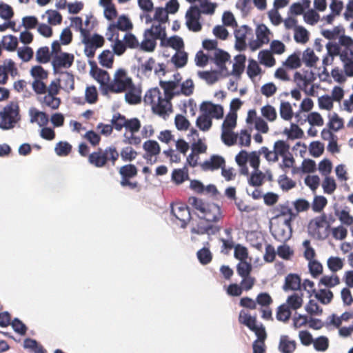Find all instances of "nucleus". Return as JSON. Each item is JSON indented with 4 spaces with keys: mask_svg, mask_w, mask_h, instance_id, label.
<instances>
[{
    "mask_svg": "<svg viewBox=\"0 0 353 353\" xmlns=\"http://www.w3.org/2000/svg\"><path fill=\"white\" fill-rule=\"evenodd\" d=\"M188 203L198 212L199 217L208 223H218L223 218L221 207L213 202H207L196 196H190L188 199Z\"/></svg>",
    "mask_w": 353,
    "mask_h": 353,
    "instance_id": "nucleus-1",
    "label": "nucleus"
},
{
    "mask_svg": "<svg viewBox=\"0 0 353 353\" xmlns=\"http://www.w3.org/2000/svg\"><path fill=\"white\" fill-rule=\"evenodd\" d=\"M119 157V152L114 145L101 148L88 155V162L96 168L114 166Z\"/></svg>",
    "mask_w": 353,
    "mask_h": 353,
    "instance_id": "nucleus-2",
    "label": "nucleus"
},
{
    "mask_svg": "<svg viewBox=\"0 0 353 353\" xmlns=\"http://www.w3.org/2000/svg\"><path fill=\"white\" fill-rule=\"evenodd\" d=\"M144 102L151 105L152 112L161 117L168 114V111H172V103L162 94L158 88L150 89L146 92L144 96Z\"/></svg>",
    "mask_w": 353,
    "mask_h": 353,
    "instance_id": "nucleus-3",
    "label": "nucleus"
},
{
    "mask_svg": "<svg viewBox=\"0 0 353 353\" xmlns=\"http://www.w3.org/2000/svg\"><path fill=\"white\" fill-rule=\"evenodd\" d=\"M17 102L10 101L0 111V128L8 130L14 128L21 120Z\"/></svg>",
    "mask_w": 353,
    "mask_h": 353,
    "instance_id": "nucleus-4",
    "label": "nucleus"
},
{
    "mask_svg": "<svg viewBox=\"0 0 353 353\" xmlns=\"http://www.w3.org/2000/svg\"><path fill=\"white\" fill-rule=\"evenodd\" d=\"M330 225L327 221V216L323 214L310 221L308 225L310 234L317 240H324L329 236Z\"/></svg>",
    "mask_w": 353,
    "mask_h": 353,
    "instance_id": "nucleus-5",
    "label": "nucleus"
},
{
    "mask_svg": "<svg viewBox=\"0 0 353 353\" xmlns=\"http://www.w3.org/2000/svg\"><path fill=\"white\" fill-rule=\"evenodd\" d=\"M132 83L126 70L119 68L115 72L112 81L107 85V90L112 93H121L126 91Z\"/></svg>",
    "mask_w": 353,
    "mask_h": 353,
    "instance_id": "nucleus-6",
    "label": "nucleus"
},
{
    "mask_svg": "<svg viewBox=\"0 0 353 353\" xmlns=\"http://www.w3.org/2000/svg\"><path fill=\"white\" fill-rule=\"evenodd\" d=\"M119 173L121 176L120 185L122 187H128L131 190H140L139 184L137 181H131L130 179L134 178L138 174V169L134 164H125L119 169Z\"/></svg>",
    "mask_w": 353,
    "mask_h": 353,
    "instance_id": "nucleus-7",
    "label": "nucleus"
},
{
    "mask_svg": "<svg viewBox=\"0 0 353 353\" xmlns=\"http://www.w3.org/2000/svg\"><path fill=\"white\" fill-rule=\"evenodd\" d=\"M201 11L198 6H192L185 13V23L189 30L197 32L201 30L202 25L199 20Z\"/></svg>",
    "mask_w": 353,
    "mask_h": 353,
    "instance_id": "nucleus-8",
    "label": "nucleus"
},
{
    "mask_svg": "<svg viewBox=\"0 0 353 353\" xmlns=\"http://www.w3.org/2000/svg\"><path fill=\"white\" fill-rule=\"evenodd\" d=\"M133 28L132 23L130 20V19L125 15H121L116 23H113L109 25L108 31V34H110V37H108L109 41H113V38L118 30L121 31H128L132 30Z\"/></svg>",
    "mask_w": 353,
    "mask_h": 353,
    "instance_id": "nucleus-9",
    "label": "nucleus"
},
{
    "mask_svg": "<svg viewBox=\"0 0 353 353\" xmlns=\"http://www.w3.org/2000/svg\"><path fill=\"white\" fill-rule=\"evenodd\" d=\"M171 213L181 222L182 228H185L191 219L188 206L183 203H175L171 205Z\"/></svg>",
    "mask_w": 353,
    "mask_h": 353,
    "instance_id": "nucleus-10",
    "label": "nucleus"
},
{
    "mask_svg": "<svg viewBox=\"0 0 353 353\" xmlns=\"http://www.w3.org/2000/svg\"><path fill=\"white\" fill-rule=\"evenodd\" d=\"M143 148L145 151L143 157L150 164L157 162V156L161 152V147L157 141L154 140H148L143 144Z\"/></svg>",
    "mask_w": 353,
    "mask_h": 353,
    "instance_id": "nucleus-11",
    "label": "nucleus"
},
{
    "mask_svg": "<svg viewBox=\"0 0 353 353\" xmlns=\"http://www.w3.org/2000/svg\"><path fill=\"white\" fill-rule=\"evenodd\" d=\"M8 74L12 77L19 74L15 63L10 59H5L0 63V84L4 85L8 82Z\"/></svg>",
    "mask_w": 353,
    "mask_h": 353,
    "instance_id": "nucleus-12",
    "label": "nucleus"
},
{
    "mask_svg": "<svg viewBox=\"0 0 353 353\" xmlns=\"http://www.w3.org/2000/svg\"><path fill=\"white\" fill-rule=\"evenodd\" d=\"M294 81L299 88L307 92V88L311 85L316 79V75L312 70H302V72H296L294 74Z\"/></svg>",
    "mask_w": 353,
    "mask_h": 353,
    "instance_id": "nucleus-13",
    "label": "nucleus"
},
{
    "mask_svg": "<svg viewBox=\"0 0 353 353\" xmlns=\"http://www.w3.org/2000/svg\"><path fill=\"white\" fill-rule=\"evenodd\" d=\"M74 57L72 54L68 52L55 54L52 58V65L54 70L61 68H69L74 62Z\"/></svg>",
    "mask_w": 353,
    "mask_h": 353,
    "instance_id": "nucleus-14",
    "label": "nucleus"
},
{
    "mask_svg": "<svg viewBox=\"0 0 353 353\" xmlns=\"http://www.w3.org/2000/svg\"><path fill=\"white\" fill-rule=\"evenodd\" d=\"M200 111L211 119L215 118L221 119L223 116V108L221 105H216L210 101H204L200 105Z\"/></svg>",
    "mask_w": 353,
    "mask_h": 353,
    "instance_id": "nucleus-15",
    "label": "nucleus"
},
{
    "mask_svg": "<svg viewBox=\"0 0 353 353\" xmlns=\"http://www.w3.org/2000/svg\"><path fill=\"white\" fill-rule=\"evenodd\" d=\"M159 85L164 91V95L170 101L174 96H179L180 80L174 81H160Z\"/></svg>",
    "mask_w": 353,
    "mask_h": 353,
    "instance_id": "nucleus-16",
    "label": "nucleus"
},
{
    "mask_svg": "<svg viewBox=\"0 0 353 353\" xmlns=\"http://www.w3.org/2000/svg\"><path fill=\"white\" fill-rule=\"evenodd\" d=\"M252 32V28L245 25L242 26L234 30V37L236 39L235 47L237 50L242 51L245 49V40L247 35L251 34Z\"/></svg>",
    "mask_w": 353,
    "mask_h": 353,
    "instance_id": "nucleus-17",
    "label": "nucleus"
},
{
    "mask_svg": "<svg viewBox=\"0 0 353 353\" xmlns=\"http://www.w3.org/2000/svg\"><path fill=\"white\" fill-rule=\"evenodd\" d=\"M225 165V161L221 156L214 154L210 157L209 160L205 161L201 164V168L203 171H214L221 168Z\"/></svg>",
    "mask_w": 353,
    "mask_h": 353,
    "instance_id": "nucleus-18",
    "label": "nucleus"
},
{
    "mask_svg": "<svg viewBox=\"0 0 353 353\" xmlns=\"http://www.w3.org/2000/svg\"><path fill=\"white\" fill-rule=\"evenodd\" d=\"M301 289V279L299 274L290 273L285 278L283 290L285 292L298 291Z\"/></svg>",
    "mask_w": 353,
    "mask_h": 353,
    "instance_id": "nucleus-19",
    "label": "nucleus"
},
{
    "mask_svg": "<svg viewBox=\"0 0 353 353\" xmlns=\"http://www.w3.org/2000/svg\"><path fill=\"white\" fill-rule=\"evenodd\" d=\"M125 99L130 105L140 103L141 101V90L136 86L134 83L125 91Z\"/></svg>",
    "mask_w": 353,
    "mask_h": 353,
    "instance_id": "nucleus-20",
    "label": "nucleus"
},
{
    "mask_svg": "<svg viewBox=\"0 0 353 353\" xmlns=\"http://www.w3.org/2000/svg\"><path fill=\"white\" fill-rule=\"evenodd\" d=\"M82 32V43L83 44H90L99 48L103 46L105 39L103 36L99 34H94L92 36H90L89 31Z\"/></svg>",
    "mask_w": 353,
    "mask_h": 353,
    "instance_id": "nucleus-21",
    "label": "nucleus"
},
{
    "mask_svg": "<svg viewBox=\"0 0 353 353\" xmlns=\"http://www.w3.org/2000/svg\"><path fill=\"white\" fill-rule=\"evenodd\" d=\"M276 217L288 216V219L284 221V224L288 228H290L291 222L296 217V214L288 205H279L276 208Z\"/></svg>",
    "mask_w": 353,
    "mask_h": 353,
    "instance_id": "nucleus-22",
    "label": "nucleus"
},
{
    "mask_svg": "<svg viewBox=\"0 0 353 353\" xmlns=\"http://www.w3.org/2000/svg\"><path fill=\"white\" fill-rule=\"evenodd\" d=\"M296 347V343L290 340L287 335H283L280 338L279 350L281 353H293Z\"/></svg>",
    "mask_w": 353,
    "mask_h": 353,
    "instance_id": "nucleus-23",
    "label": "nucleus"
},
{
    "mask_svg": "<svg viewBox=\"0 0 353 353\" xmlns=\"http://www.w3.org/2000/svg\"><path fill=\"white\" fill-rule=\"evenodd\" d=\"M291 310H297L301 308L303 303V294L294 292L288 296L285 303Z\"/></svg>",
    "mask_w": 353,
    "mask_h": 353,
    "instance_id": "nucleus-24",
    "label": "nucleus"
},
{
    "mask_svg": "<svg viewBox=\"0 0 353 353\" xmlns=\"http://www.w3.org/2000/svg\"><path fill=\"white\" fill-rule=\"evenodd\" d=\"M145 32L156 40L161 39L163 41L166 37L165 28L162 27L160 23L152 24L151 28L146 29Z\"/></svg>",
    "mask_w": 353,
    "mask_h": 353,
    "instance_id": "nucleus-25",
    "label": "nucleus"
},
{
    "mask_svg": "<svg viewBox=\"0 0 353 353\" xmlns=\"http://www.w3.org/2000/svg\"><path fill=\"white\" fill-rule=\"evenodd\" d=\"M319 61L318 57L315 54L313 49L307 48L303 51L301 61L307 67L312 68L316 65Z\"/></svg>",
    "mask_w": 353,
    "mask_h": 353,
    "instance_id": "nucleus-26",
    "label": "nucleus"
},
{
    "mask_svg": "<svg viewBox=\"0 0 353 353\" xmlns=\"http://www.w3.org/2000/svg\"><path fill=\"white\" fill-rule=\"evenodd\" d=\"M139 49L145 52H153L157 46V40L144 31L143 40L139 43Z\"/></svg>",
    "mask_w": 353,
    "mask_h": 353,
    "instance_id": "nucleus-27",
    "label": "nucleus"
},
{
    "mask_svg": "<svg viewBox=\"0 0 353 353\" xmlns=\"http://www.w3.org/2000/svg\"><path fill=\"white\" fill-rule=\"evenodd\" d=\"M99 62L103 67L112 68L114 63V54L110 50H104L99 56Z\"/></svg>",
    "mask_w": 353,
    "mask_h": 353,
    "instance_id": "nucleus-28",
    "label": "nucleus"
},
{
    "mask_svg": "<svg viewBox=\"0 0 353 353\" xmlns=\"http://www.w3.org/2000/svg\"><path fill=\"white\" fill-rule=\"evenodd\" d=\"M292 316V310L285 303L279 305L276 309V318L279 321L287 322Z\"/></svg>",
    "mask_w": 353,
    "mask_h": 353,
    "instance_id": "nucleus-29",
    "label": "nucleus"
},
{
    "mask_svg": "<svg viewBox=\"0 0 353 353\" xmlns=\"http://www.w3.org/2000/svg\"><path fill=\"white\" fill-rule=\"evenodd\" d=\"M294 39L296 43L305 44L310 39L309 32L303 26L294 28Z\"/></svg>",
    "mask_w": 353,
    "mask_h": 353,
    "instance_id": "nucleus-30",
    "label": "nucleus"
},
{
    "mask_svg": "<svg viewBox=\"0 0 353 353\" xmlns=\"http://www.w3.org/2000/svg\"><path fill=\"white\" fill-rule=\"evenodd\" d=\"M189 177L188 168L184 167L181 169H174L172 173V181L177 184H181Z\"/></svg>",
    "mask_w": 353,
    "mask_h": 353,
    "instance_id": "nucleus-31",
    "label": "nucleus"
},
{
    "mask_svg": "<svg viewBox=\"0 0 353 353\" xmlns=\"http://www.w3.org/2000/svg\"><path fill=\"white\" fill-rule=\"evenodd\" d=\"M328 117L330 121L327 123V126L330 130L337 132L343 128V120L339 117L337 113L333 112L329 114Z\"/></svg>",
    "mask_w": 353,
    "mask_h": 353,
    "instance_id": "nucleus-32",
    "label": "nucleus"
},
{
    "mask_svg": "<svg viewBox=\"0 0 353 353\" xmlns=\"http://www.w3.org/2000/svg\"><path fill=\"white\" fill-rule=\"evenodd\" d=\"M300 56V52H294L287 58L283 65L290 69H296L300 68L302 63Z\"/></svg>",
    "mask_w": 353,
    "mask_h": 353,
    "instance_id": "nucleus-33",
    "label": "nucleus"
},
{
    "mask_svg": "<svg viewBox=\"0 0 353 353\" xmlns=\"http://www.w3.org/2000/svg\"><path fill=\"white\" fill-rule=\"evenodd\" d=\"M264 180V173L259 169L254 170V171L251 173L248 181L250 185L253 187H259L263 184Z\"/></svg>",
    "mask_w": 353,
    "mask_h": 353,
    "instance_id": "nucleus-34",
    "label": "nucleus"
},
{
    "mask_svg": "<svg viewBox=\"0 0 353 353\" xmlns=\"http://www.w3.org/2000/svg\"><path fill=\"white\" fill-rule=\"evenodd\" d=\"M220 230V228L212 224L206 225H197L192 229V232L197 234H215Z\"/></svg>",
    "mask_w": 353,
    "mask_h": 353,
    "instance_id": "nucleus-35",
    "label": "nucleus"
},
{
    "mask_svg": "<svg viewBox=\"0 0 353 353\" xmlns=\"http://www.w3.org/2000/svg\"><path fill=\"white\" fill-rule=\"evenodd\" d=\"M270 31L265 24H260L256 28V39L261 41V43L267 44L270 41L269 35Z\"/></svg>",
    "mask_w": 353,
    "mask_h": 353,
    "instance_id": "nucleus-36",
    "label": "nucleus"
},
{
    "mask_svg": "<svg viewBox=\"0 0 353 353\" xmlns=\"http://www.w3.org/2000/svg\"><path fill=\"white\" fill-rule=\"evenodd\" d=\"M212 125V121L210 117L202 113L196 121V127L202 131H208L210 129Z\"/></svg>",
    "mask_w": 353,
    "mask_h": 353,
    "instance_id": "nucleus-37",
    "label": "nucleus"
},
{
    "mask_svg": "<svg viewBox=\"0 0 353 353\" xmlns=\"http://www.w3.org/2000/svg\"><path fill=\"white\" fill-rule=\"evenodd\" d=\"M51 54L48 46L39 48L36 52V60L39 63H47L50 61Z\"/></svg>",
    "mask_w": 353,
    "mask_h": 353,
    "instance_id": "nucleus-38",
    "label": "nucleus"
},
{
    "mask_svg": "<svg viewBox=\"0 0 353 353\" xmlns=\"http://www.w3.org/2000/svg\"><path fill=\"white\" fill-rule=\"evenodd\" d=\"M92 76L101 85H105L106 88L107 85L110 83L109 73L102 69L97 68L92 72Z\"/></svg>",
    "mask_w": 353,
    "mask_h": 353,
    "instance_id": "nucleus-39",
    "label": "nucleus"
},
{
    "mask_svg": "<svg viewBox=\"0 0 353 353\" xmlns=\"http://www.w3.org/2000/svg\"><path fill=\"white\" fill-rule=\"evenodd\" d=\"M285 227L287 226L283 223V225H278L274 229L272 235L279 241L285 242L290 237V232L285 230Z\"/></svg>",
    "mask_w": 353,
    "mask_h": 353,
    "instance_id": "nucleus-40",
    "label": "nucleus"
},
{
    "mask_svg": "<svg viewBox=\"0 0 353 353\" xmlns=\"http://www.w3.org/2000/svg\"><path fill=\"white\" fill-rule=\"evenodd\" d=\"M279 113L281 117L285 121H290L293 117V110L291 104L287 101H281Z\"/></svg>",
    "mask_w": 353,
    "mask_h": 353,
    "instance_id": "nucleus-41",
    "label": "nucleus"
},
{
    "mask_svg": "<svg viewBox=\"0 0 353 353\" xmlns=\"http://www.w3.org/2000/svg\"><path fill=\"white\" fill-rule=\"evenodd\" d=\"M261 115L270 122L276 121L277 112L276 109L271 105H265L261 109Z\"/></svg>",
    "mask_w": 353,
    "mask_h": 353,
    "instance_id": "nucleus-42",
    "label": "nucleus"
},
{
    "mask_svg": "<svg viewBox=\"0 0 353 353\" xmlns=\"http://www.w3.org/2000/svg\"><path fill=\"white\" fill-rule=\"evenodd\" d=\"M49 121L48 115L43 112L34 110L32 112V118L30 121L32 123L37 122L39 126H45L48 124Z\"/></svg>",
    "mask_w": 353,
    "mask_h": 353,
    "instance_id": "nucleus-43",
    "label": "nucleus"
},
{
    "mask_svg": "<svg viewBox=\"0 0 353 353\" xmlns=\"http://www.w3.org/2000/svg\"><path fill=\"white\" fill-rule=\"evenodd\" d=\"M72 145L67 141H59L54 148L56 154L59 157H66L72 151Z\"/></svg>",
    "mask_w": 353,
    "mask_h": 353,
    "instance_id": "nucleus-44",
    "label": "nucleus"
},
{
    "mask_svg": "<svg viewBox=\"0 0 353 353\" xmlns=\"http://www.w3.org/2000/svg\"><path fill=\"white\" fill-rule=\"evenodd\" d=\"M238 134L232 130H222L221 139L223 142L228 146H232L236 143Z\"/></svg>",
    "mask_w": 353,
    "mask_h": 353,
    "instance_id": "nucleus-45",
    "label": "nucleus"
},
{
    "mask_svg": "<svg viewBox=\"0 0 353 353\" xmlns=\"http://www.w3.org/2000/svg\"><path fill=\"white\" fill-rule=\"evenodd\" d=\"M196 256L199 261L202 265H207L212 260V254L209 248H203L198 250Z\"/></svg>",
    "mask_w": 353,
    "mask_h": 353,
    "instance_id": "nucleus-46",
    "label": "nucleus"
},
{
    "mask_svg": "<svg viewBox=\"0 0 353 353\" xmlns=\"http://www.w3.org/2000/svg\"><path fill=\"white\" fill-rule=\"evenodd\" d=\"M252 270V264L246 261H240L236 265L237 274L242 278L250 276Z\"/></svg>",
    "mask_w": 353,
    "mask_h": 353,
    "instance_id": "nucleus-47",
    "label": "nucleus"
},
{
    "mask_svg": "<svg viewBox=\"0 0 353 353\" xmlns=\"http://www.w3.org/2000/svg\"><path fill=\"white\" fill-rule=\"evenodd\" d=\"M327 265L330 270L332 272H336L343 268V260L338 256H330L327 261Z\"/></svg>",
    "mask_w": 353,
    "mask_h": 353,
    "instance_id": "nucleus-48",
    "label": "nucleus"
},
{
    "mask_svg": "<svg viewBox=\"0 0 353 353\" xmlns=\"http://www.w3.org/2000/svg\"><path fill=\"white\" fill-rule=\"evenodd\" d=\"M198 75L210 85L214 83L219 79V72L214 70L199 72Z\"/></svg>",
    "mask_w": 353,
    "mask_h": 353,
    "instance_id": "nucleus-49",
    "label": "nucleus"
},
{
    "mask_svg": "<svg viewBox=\"0 0 353 353\" xmlns=\"http://www.w3.org/2000/svg\"><path fill=\"white\" fill-rule=\"evenodd\" d=\"M315 297L323 304L330 303L333 299V293L330 290L321 289L315 293Z\"/></svg>",
    "mask_w": 353,
    "mask_h": 353,
    "instance_id": "nucleus-50",
    "label": "nucleus"
},
{
    "mask_svg": "<svg viewBox=\"0 0 353 353\" xmlns=\"http://www.w3.org/2000/svg\"><path fill=\"white\" fill-rule=\"evenodd\" d=\"M340 283V279L337 275L322 276L319 281V285H323L327 288H333Z\"/></svg>",
    "mask_w": 353,
    "mask_h": 353,
    "instance_id": "nucleus-51",
    "label": "nucleus"
},
{
    "mask_svg": "<svg viewBox=\"0 0 353 353\" xmlns=\"http://www.w3.org/2000/svg\"><path fill=\"white\" fill-rule=\"evenodd\" d=\"M42 103L52 110H57L60 105L61 99L56 95L47 94L44 96Z\"/></svg>",
    "mask_w": 353,
    "mask_h": 353,
    "instance_id": "nucleus-52",
    "label": "nucleus"
},
{
    "mask_svg": "<svg viewBox=\"0 0 353 353\" xmlns=\"http://www.w3.org/2000/svg\"><path fill=\"white\" fill-rule=\"evenodd\" d=\"M23 346L25 348L30 349L34 353H46L43 347L39 344L36 340L32 339H26L24 340Z\"/></svg>",
    "mask_w": 353,
    "mask_h": 353,
    "instance_id": "nucleus-53",
    "label": "nucleus"
},
{
    "mask_svg": "<svg viewBox=\"0 0 353 353\" xmlns=\"http://www.w3.org/2000/svg\"><path fill=\"white\" fill-rule=\"evenodd\" d=\"M172 61L176 68H182L187 63L188 54L179 50L172 57Z\"/></svg>",
    "mask_w": 353,
    "mask_h": 353,
    "instance_id": "nucleus-54",
    "label": "nucleus"
},
{
    "mask_svg": "<svg viewBox=\"0 0 353 353\" xmlns=\"http://www.w3.org/2000/svg\"><path fill=\"white\" fill-rule=\"evenodd\" d=\"M278 183L283 191H288L296 186V182L285 174L279 177Z\"/></svg>",
    "mask_w": 353,
    "mask_h": 353,
    "instance_id": "nucleus-55",
    "label": "nucleus"
},
{
    "mask_svg": "<svg viewBox=\"0 0 353 353\" xmlns=\"http://www.w3.org/2000/svg\"><path fill=\"white\" fill-rule=\"evenodd\" d=\"M119 154L123 161H132L137 158L138 153L132 147L128 146L122 148Z\"/></svg>",
    "mask_w": 353,
    "mask_h": 353,
    "instance_id": "nucleus-56",
    "label": "nucleus"
},
{
    "mask_svg": "<svg viewBox=\"0 0 353 353\" xmlns=\"http://www.w3.org/2000/svg\"><path fill=\"white\" fill-rule=\"evenodd\" d=\"M3 47L8 51H14L18 45L17 38L13 35L4 36L2 39Z\"/></svg>",
    "mask_w": 353,
    "mask_h": 353,
    "instance_id": "nucleus-57",
    "label": "nucleus"
},
{
    "mask_svg": "<svg viewBox=\"0 0 353 353\" xmlns=\"http://www.w3.org/2000/svg\"><path fill=\"white\" fill-rule=\"evenodd\" d=\"M194 83L192 79H189L186 81H183L182 83H180L179 85V95L183 94L185 96H190L194 92Z\"/></svg>",
    "mask_w": 353,
    "mask_h": 353,
    "instance_id": "nucleus-58",
    "label": "nucleus"
},
{
    "mask_svg": "<svg viewBox=\"0 0 353 353\" xmlns=\"http://www.w3.org/2000/svg\"><path fill=\"white\" fill-rule=\"evenodd\" d=\"M327 200L323 196H315L312 203V210L315 212H321L327 205Z\"/></svg>",
    "mask_w": 353,
    "mask_h": 353,
    "instance_id": "nucleus-59",
    "label": "nucleus"
},
{
    "mask_svg": "<svg viewBox=\"0 0 353 353\" xmlns=\"http://www.w3.org/2000/svg\"><path fill=\"white\" fill-rule=\"evenodd\" d=\"M261 72V68L258 63L253 59L249 61L247 68V74L251 79H254L257 75Z\"/></svg>",
    "mask_w": 353,
    "mask_h": 353,
    "instance_id": "nucleus-60",
    "label": "nucleus"
},
{
    "mask_svg": "<svg viewBox=\"0 0 353 353\" xmlns=\"http://www.w3.org/2000/svg\"><path fill=\"white\" fill-rule=\"evenodd\" d=\"M259 58L260 59L261 63L264 64L266 66L271 67L273 66L275 63L274 58L273 57L271 52L268 50L261 51L259 54Z\"/></svg>",
    "mask_w": 353,
    "mask_h": 353,
    "instance_id": "nucleus-61",
    "label": "nucleus"
},
{
    "mask_svg": "<svg viewBox=\"0 0 353 353\" xmlns=\"http://www.w3.org/2000/svg\"><path fill=\"white\" fill-rule=\"evenodd\" d=\"M322 188L325 194H332L336 189V183L332 177L326 176L323 183Z\"/></svg>",
    "mask_w": 353,
    "mask_h": 353,
    "instance_id": "nucleus-62",
    "label": "nucleus"
},
{
    "mask_svg": "<svg viewBox=\"0 0 353 353\" xmlns=\"http://www.w3.org/2000/svg\"><path fill=\"white\" fill-rule=\"evenodd\" d=\"M30 74L34 79V80L40 79L44 80L48 78V73L44 68L41 65H35L31 68Z\"/></svg>",
    "mask_w": 353,
    "mask_h": 353,
    "instance_id": "nucleus-63",
    "label": "nucleus"
},
{
    "mask_svg": "<svg viewBox=\"0 0 353 353\" xmlns=\"http://www.w3.org/2000/svg\"><path fill=\"white\" fill-rule=\"evenodd\" d=\"M85 100L88 103H95L98 100V92L94 85L88 86L85 92Z\"/></svg>",
    "mask_w": 353,
    "mask_h": 353,
    "instance_id": "nucleus-64",
    "label": "nucleus"
}]
</instances>
